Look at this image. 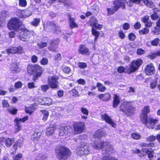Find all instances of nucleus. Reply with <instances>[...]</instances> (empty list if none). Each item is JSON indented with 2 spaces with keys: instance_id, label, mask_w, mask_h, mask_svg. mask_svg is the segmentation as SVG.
I'll return each mask as SVG.
<instances>
[{
  "instance_id": "obj_64",
  "label": "nucleus",
  "mask_w": 160,
  "mask_h": 160,
  "mask_svg": "<svg viewBox=\"0 0 160 160\" xmlns=\"http://www.w3.org/2000/svg\"><path fill=\"white\" fill-rule=\"evenodd\" d=\"M118 35L119 37L121 39H123L125 37V35L124 32L122 31H120L119 32Z\"/></svg>"
},
{
  "instance_id": "obj_6",
  "label": "nucleus",
  "mask_w": 160,
  "mask_h": 160,
  "mask_svg": "<svg viewBox=\"0 0 160 160\" xmlns=\"http://www.w3.org/2000/svg\"><path fill=\"white\" fill-rule=\"evenodd\" d=\"M27 72L30 74H36L37 77L40 76L42 73L43 71L41 68L38 65L29 64L27 67Z\"/></svg>"
},
{
  "instance_id": "obj_19",
  "label": "nucleus",
  "mask_w": 160,
  "mask_h": 160,
  "mask_svg": "<svg viewBox=\"0 0 160 160\" xmlns=\"http://www.w3.org/2000/svg\"><path fill=\"white\" fill-rule=\"evenodd\" d=\"M101 118L102 119H104L107 123L111 125L112 127L115 128L116 124L112 121V119L106 114L102 115Z\"/></svg>"
},
{
  "instance_id": "obj_5",
  "label": "nucleus",
  "mask_w": 160,
  "mask_h": 160,
  "mask_svg": "<svg viewBox=\"0 0 160 160\" xmlns=\"http://www.w3.org/2000/svg\"><path fill=\"white\" fill-rule=\"evenodd\" d=\"M88 24L92 27V34L95 36V40L96 41L98 38L99 34V32L94 29L95 28L96 29L99 30L100 25L98 24L97 21L94 17L91 18L88 22Z\"/></svg>"
},
{
  "instance_id": "obj_63",
  "label": "nucleus",
  "mask_w": 160,
  "mask_h": 160,
  "mask_svg": "<svg viewBox=\"0 0 160 160\" xmlns=\"http://www.w3.org/2000/svg\"><path fill=\"white\" fill-rule=\"evenodd\" d=\"M2 105L3 107H8L9 106V104L7 101L3 100L2 101Z\"/></svg>"
},
{
  "instance_id": "obj_49",
  "label": "nucleus",
  "mask_w": 160,
  "mask_h": 160,
  "mask_svg": "<svg viewBox=\"0 0 160 160\" xmlns=\"http://www.w3.org/2000/svg\"><path fill=\"white\" fill-rule=\"evenodd\" d=\"M40 88L42 92H46L49 89V87L47 85H42Z\"/></svg>"
},
{
  "instance_id": "obj_50",
  "label": "nucleus",
  "mask_w": 160,
  "mask_h": 160,
  "mask_svg": "<svg viewBox=\"0 0 160 160\" xmlns=\"http://www.w3.org/2000/svg\"><path fill=\"white\" fill-rule=\"evenodd\" d=\"M23 10H17L16 14L20 18H23Z\"/></svg>"
},
{
  "instance_id": "obj_44",
  "label": "nucleus",
  "mask_w": 160,
  "mask_h": 160,
  "mask_svg": "<svg viewBox=\"0 0 160 160\" xmlns=\"http://www.w3.org/2000/svg\"><path fill=\"white\" fill-rule=\"evenodd\" d=\"M36 160H47V156L45 155H39V156L36 158Z\"/></svg>"
},
{
  "instance_id": "obj_36",
  "label": "nucleus",
  "mask_w": 160,
  "mask_h": 160,
  "mask_svg": "<svg viewBox=\"0 0 160 160\" xmlns=\"http://www.w3.org/2000/svg\"><path fill=\"white\" fill-rule=\"evenodd\" d=\"M40 20L39 18H34L31 22V24L34 27H37L39 24Z\"/></svg>"
},
{
  "instance_id": "obj_47",
  "label": "nucleus",
  "mask_w": 160,
  "mask_h": 160,
  "mask_svg": "<svg viewBox=\"0 0 160 160\" xmlns=\"http://www.w3.org/2000/svg\"><path fill=\"white\" fill-rule=\"evenodd\" d=\"M77 65L79 68H85L87 66L86 63L83 62H79L78 63Z\"/></svg>"
},
{
  "instance_id": "obj_7",
  "label": "nucleus",
  "mask_w": 160,
  "mask_h": 160,
  "mask_svg": "<svg viewBox=\"0 0 160 160\" xmlns=\"http://www.w3.org/2000/svg\"><path fill=\"white\" fill-rule=\"evenodd\" d=\"M22 25V22L18 18H12L9 21L8 27L9 29L18 30Z\"/></svg>"
},
{
  "instance_id": "obj_59",
  "label": "nucleus",
  "mask_w": 160,
  "mask_h": 160,
  "mask_svg": "<svg viewBox=\"0 0 160 160\" xmlns=\"http://www.w3.org/2000/svg\"><path fill=\"white\" fill-rule=\"evenodd\" d=\"M62 70L65 73H68L70 71L71 69L69 67L65 66L62 68Z\"/></svg>"
},
{
  "instance_id": "obj_1",
  "label": "nucleus",
  "mask_w": 160,
  "mask_h": 160,
  "mask_svg": "<svg viewBox=\"0 0 160 160\" xmlns=\"http://www.w3.org/2000/svg\"><path fill=\"white\" fill-rule=\"evenodd\" d=\"M150 112L149 107L145 106L142 110V113L140 115L142 122L145 126L149 129H153L158 120L154 119L150 117L148 118L147 114Z\"/></svg>"
},
{
  "instance_id": "obj_4",
  "label": "nucleus",
  "mask_w": 160,
  "mask_h": 160,
  "mask_svg": "<svg viewBox=\"0 0 160 160\" xmlns=\"http://www.w3.org/2000/svg\"><path fill=\"white\" fill-rule=\"evenodd\" d=\"M120 110L124 112L128 116L131 115L135 111V108L132 106L131 103L124 102L119 107Z\"/></svg>"
},
{
  "instance_id": "obj_43",
  "label": "nucleus",
  "mask_w": 160,
  "mask_h": 160,
  "mask_svg": "<svg viewBox=\"0 0 160 160\" xmlns=\"http://www.w3.org/2000/svg\"><path fill=\"white\" fill-rule=\"evenodd\" d=\"M27 5V2L26 0H19V5L20 6L24 7Z\"/></svg>"
},
{
  "instance_id": "obj_37",
  "label": "nucleus",
  "mask_w": 160,
  "mask_h": 160,
  "mask_svg": "<svg viewBox=\"0 0 160 160\" xmlns=\"http://www.w3.org/2000/svg\"><path fill=\"white\" fill-rule=\"evenodd\" d=\"M69 23L70 26L72 28L78 26V25L74 22V19L71 17L69 18Z\"/></svg>"
},
{
  "instance_id": "obj_23",
  "label": "nucleus",
  "mask_w": 160,
  "mask_h": 160,
  "mask_svg": "<svg viewBox=\"0 0 160 160\" xmlns=\"http://www.w3.org/2000/svg\"><path fill=\"white\" fill-rule=\"evenodd\" d=\"M158 82H160V76L156 75L155 80L152 81L150 83V88L152 89L156 87Z\"/></svg>"
},
{
  "instance_id": "obj_42",
  "label": "nucleus",
  "mask_w": 160,
  "mask_h": 160,
  "mask_svg": "<svg viewBox=\"0 0 160 160\" xmlns=\"http://www.w3.org/2000/svg\"><path fill=\"white\" fill-rule=\"evenodd\" d=\"M149 29L148 28H145L143 29L140 30L139 33L141 34H146L149 32Z\"/></svg>"
},
{
  "instance_id": "obj_53",
  "label": "nucleus",
  "mask_w": 160,
  "mask_h": 160,
  "mask_svg": "<svg viewBox=\"0 0 160 160\" xmlns=\"http://www.w3.org/2000/svg\"><path fill=\"white\" fill-rule=\"evenodd\" d=\"M156 139V137L153 135L149 136L146 138L147 141L151 142L155 140Z\"/></svg>"
},
{
  "instance_id": "obj_48",
  "label": "nucleus",
  "mask_w": 160,
  "mask_h": 160,
  "mask_svg": "<svg viewBox=\"0 0 160 160\" xmlns=\"http://www.w3.org/2000/svg\"><path fill=\"white\" fill-rule=\"evenodd\" d=\"M8 110L10 113L12 114H16L18 111L17 109L13 108H10L8 109Z\"/></svg>"
},
{
  "instance_id": "obj_31",
  "label": "nucleus",
  "mask_w": 160,
  "mask_h": 160,
  "mask_svg": "<svg viewBox=\"0 0 160 160\" xmlns=\"http://www.w3.org/2000/svg\"><path fill=\"white\" fill-rule=\"evenodd\" d=\"M120 102V100L118 97L116 95H115L113 103V107L114 108L117 107Z\"/></svg>"
},
{
  "instance_id": "obj_61",
  "label": "nucleus",
  "mask_w": 160,
  "mask_h": 160,
  "mask_svg": "<svg viewBox=\"0 0 160 160\" xmlns=\"http://www.w3.org/2000/svg\"><path fill=\"white\" fill-rule=\"evenodd\" d=\"M28 86L29 88L33 89L35 87L34 82H29L28 83Z\"/></svg>"
},
{
  "instance_id": "obj_45",
  "label": "nucleus",
  "mask_w": 160,
  "mask_h": 160,
  "mask_svg": "<svg viewBox=\"0 0 160 160\" xmlns=\"http://www.w3.org/2000/svg\"><path fill=\"white\" fill-rule=\"evenodd\" d=\"M47 45V43L46 42H39L38 44V46L40 48H42L44 47H46Z\"/></svg>"
},
{
  "instance_id": "obj_14",
  "label": "nucleus",
  "mask_w": 160,
  "mask_h": 160,
  "mask_svg": "<svg viewBox=\"0 0 160 160\" xmlns=\"http://www.w3.org/2000/svg\"><path fill=\"white\" fill-rule=\"evenodd\" d=\"M94 137L96 140L94 141L92 147L94 148L98 149L100 148L99 142L100 140V131L99 130L96 132L94 135Z\"/></svg>"
},
{
  "instance_id": "obj_32",
  "label": "nucleus",
  "mask_w": 160,
  "mask_h": 160,
  "mask_svg": "<svg viewBox=\"0 0 160 160\" xmlns=\"http://www.w3.org/2000/svg\"><path fill=\"white\" fill-rule=\"evenodd\" d=\"M44 100L43 103H41L42 105H46L49 106L52 104V100L50 98H43Z\"/></svg>"
},
{
  "instance_id": "obj_55",
  "label": "nucleus",
  "mask_w": 160,
  "mask_h": 160,
  "mask_svg": "<svg viewBox=\"0 0 160 160\" xmlns=\"http://www.w3.org/2000/svg\"><path fill=\"white\" fill-rule=\"evenodd\" d=\"M70 93L73 96L76 97L78 96V93L77 91L75 89H73L70 92Z\"/></svg>"
},
{
  "instance_id": "obj_57",
  "label": "nucleus",
  "mask_w": 160,
  "mask_h": 160,
  "mask_svg": "<svg viewBox=\"0 0 160 160\" xmlns=\"http://www.w3.org/2000/svg\"><path fill=\"white\" fill-rule=\"evenodd\" d=\"M129 39L132 41H134L136 38V35L133 33H131L128 35Z\"/></svg>"
},
{
  "instance_id": "obj_54",
  "label": "nucleus",
  "mask_w": 160,
  "mask_h": 160,
  "mask_svg": "<svg viewBox=\"0 0 160 160\" xmlns=\"http://www.w3.org/2000/svg\"><path fill=\"white\" fill-rule=\"evenodd\" d=\"M55 60L57 62L61 61L62 59L61 55L60 53L56 54L54 57Z\"/></svg>"
},
{
  "instance_id": "obj_13",
  "label": "nucleus",
  "mask_w": 160,
  "mask_h": 160,
  "mask_svg": "<svg viewBox=\"0 0 160 160\" xmlns=\"http://www.w3.org/2000/svg\"><path fill=\"white\" fill-rule=\"evenodd\" d=\"M59 129V134L61 136H64L70 134L72 131V128L70 126H60Z\"/></svg>"
},
{
  "instance_id": "obj_24",
  "label": "nucleus",
  "mask_w": 160,
  "mask_h": 160,
  "mask_svg": "<svg viewBox=\"0 0 160 160\" xmlns=\"http://www.w3.org/2000/svg\"><path fill=\"white\" fill-rule=\"evenodd\" d=\"M50 25L48 26V28L51 27L54 30V33L56 34H59L61 32V30L60 29V28L58 25H56L54 23L52 22L50 23Z\"/></svg>"
},
{
  "instance_id": "obj_58",
  "label": "nucleus",
  "mask_w": 160,
  "mask_h": 160,
  "mask_svg": "<svg viewBox=\"0 0 160 160\" xmlns=\"http://www.w3.org/2000/svg\"><path fill=\"white\" fill-rule=\"evenodd\" d=\"M160 28L159 27H156L155 28V29L154 30L152 31V32L154 33L155 34L158 35L160 34Z\"/></svg>"
},
{
  "instance_id": "obj_10",
  "label": "nucleus",
  "mask_w": 160,
  "mask_h": 160,
  "mask_svg": "<svg viewBox=\"0 0 160 160\" xmlns=\"http://www.w3.org/2000/svg\"><path fill=\"white\" fill-rule=\"evenodd\" d=\"M142 63V60L138 59L137 60L133 61L131 65L128 68L127 72L128 74L137 70Z\"/></svg>"
},
{
  "instance_id": "obj_18",
  "label": "nucleus",
  "mask_w": 160,
  "mask_h": 160,
  "mask_svg": "<svg viewBox=\"0 0 160 160\" xmlns=\"http://www.w3.org/2000/svg\"><path fill=\"white\" fill-rule=\"evenodd\" d=\"M9 69L11 72L14 74L19 72L21 70V68L18 67L17 63L15 62L11 64Z\"/></svg>"
},
{
  "instance_id": "obj_41",
  "label": "nucleus",
  "mask_w": 160,
  "mask_h": 160,
  "mask_svg": "<svg viewBox=\"0 0 160 160\" xmlns=\"http://www.w3.org/2000/svg\"><path fill=\"white\" fill-rule=\"evenodd\" d=\"M160 41V39L158 38H156L151 42V45L153 46H157L158 45Z\"/></svg>"
},
{
  "instance_id": "obj_56",
  "label": "nucleus",
  "mask_w": 160,
  "mask_h": 160,
  "mask_svg": "<svg viewBox=\"0 0 160 160\" xmlns=\"http://www.w3.org/2000/svg\"><path fill=\"white\" fill-rule=\"evenodd\" d=\"M145 51L142 49V48H138L137 51V54L139 55H141L142 54H143L145 53Z\"/></svg>"
},
{
  "instance_id": "obj_27",
  "label": "nucleus",
  "mask_w": 160,
  "mask_h": 160,
  "mask_svg": "<svg viewBox=\"0 0 160 160\" xmlns=\"http://www.w3.org/2000/svg\"><path fill=\"white\" fill-rule=\"evenodd\" d=\"M41 135V133L38 130L35 131L33 134L31 136V138L33 141L38 140Z\"/></svg>"
},
{
  "instance_id": "obj_52",
  "label": "nucleus",
  "mask_w": 160,
  "mask_h": 160,
  "mask_svg": "<svg viewBox=\"0 0 160 160\" xmlns=\"http://www.w3.org/2000/svg\"><path fill=\"white\" fill-rule=\"evenodd\" d=\"M48 62V59L46 58H43L40 61V63L42 65H47Z\"/></svg>"
},
{
  "instance_id": "obj_11",
  "label": "nucleus",
  "mask_w": 160,
  "mask_h": 160,
  "mask_svg": "<svg viewBox=\"0 0 160 160\" xmlns=\"http://www.w3.org/2000/svg\"><path fill=\"white\" fill-rule=\"evenodd\" d=\"M73 128L74 132L76 134L81 133L84 130L85 124L84 122H76L73 125Z\"/></svg>"
},
{
  "instance_id": "obj_17",
  "label": "nucleus",
  "mask_w": 160,
  "mask_h": 160,
  "mask_svg": "<svg viewBox=\"0 0 160 160\" xmlns=\"http://www.w3.org/2000/svg\"><path fill=\"white\" fill-rule=\"evenodd\" d=\"M155 71V68L152 63L148 64L145 68V72L148 75H152L154 74Z\"/></svg>"
},
{
  "instance_id": "obj_3",
  "label": "nucleus",
  "mask_w": 160,
  "mask_h": 160,
  "mask_svg": "<svg viewBox=\"0 0 160 160\" xmlns=\"http://www.w3.org/2000/svg\"><path fill=\"white\" fill-rule=\"evenodd\" d=\"M57 158L59 159H66L71 155L70 150L65 147H61L58 149L55 150Z\"/></svg>"
},
{
  "instance_id": "obj_33",
  "label": "nucleus",
  "mask_w": 160,
  "mask_h": 160,
  "mask_svg": "<svg viewBox=\"0 0 160 160\" xmlns=\"http://www.w3.org/2000/svg\"><path fill=\"white\" fill-rule=\"evenodd\" d=\"M110 98V95L109 93H107L104 94H101V99L104 101L109 100Z\"/></svg>"
},
{
  "instance_id": "obj_8",
  "label": "nucleus",
  "mask_w": 160,
  "mask_h": 160,
  "mask_svg": "<svg viewBox=\"0 0 160 160\" xmlns=\"http://www.w3.org/2000/svg\"><path fill=\"white\" fill-rule=\"evenodd\" d=\"M22 32L20 33L19 38L20 40L24 42H27L29 40L31 34L34 35L35 34L33 31H30L26 29H22Z\"/></svg>"
},
{
  "instance_id": "obj_51",
  "label": "nucleus",
  "mask_w": 160,
  "mask_h": 160,
  "mask_svg": "<svg viewBox=\"0 0 160 160\" xmlns=\"http://www.w3.org/2000/svg\"><path fill=\"white\" fill-rule=\"evenodd\" d=\"M102 160H118L112 156H105L103 158Z\"/></svg>"
},
{
  "instance_id": "obj_25",
  "label": "nucleus",
  "mask_w": 160,
  "mask_h": 160,
  "mask_svg": "<svg viewBox=\"0 0 160 160\" xmlns=\"http://www.w3.org/2000/svg\"><path fill=\"white\" fill-rule=\"evenodd\" d=\"M23 144V139L22 138H20L17 141H16L14 145L13 146V149L16 151L17 149V148L21 147Z\"/></svg>"
},
{
  "instance_id": "obj_62",
  "label": "nucleus",
  "mask_w": 160,
  "mask_h": 160,
  "mask_svg": "<svg viewBox=\"0 0 160 160\" xmlns=\"http://www.w3.org/2000/svg\"><path fill=\"white\" fill-rule=\"evenodd\" d=\"M149 18V17L146 15L144 17H142V21L144 23H147L148 21Z\"/></svg>"
},
{
  "instance_id": "obj_12",
  "label": "nucleus",
  "mask_w": 160,
  "mask_h": 160,
  "mask_svg": "<svg viewBox=\"0 0 160 160\" xmlns=\"http://www.w3.org/2000/svg\"><path fill=\"white\" fill-rule=\"evenodd\" d=\"M76 152L78 155L80 156L87 155L90 152V149L87 145H84L83 147L81 145L76 150Z\"/></svg>"
},
{
  "instance_id": "obj_26",
  "label": "nucleus",
  "mask_w": 160,
  "mask_h": 160,
  "mask_svg": "<svg viewBox=\"0 0 160 160\" xmlns=\"http://www.w3.org/2000/svg\"><path fill=\"white\" fill-rule=\"evenodd\" d=\"M36 105L35 104L31 105L30 107H26L25 108L26 112L30 114L33 112L36 108Z\"/></svg>"
},
{
  "instance_id": "obj_40",
  "label": "nucleus",
  "mask_w": 160,
  "mask_h": 160,
  "mask_svg": "<svg viewBox=\"0 0 160 160\" xmlns=\"http://www.w3.org/2000/svg\"><path fill=\"white\" fill-rule=\"evenodd\" d=\"M131 136L133 138L136 140L140 139L141 138V135L138 133H133L132 134Z\"/></svg>"
},
{
  "instance_id": "obj_60",
  "label": "nucleus",
  "mask_w": 160,
  "mask_h": 160,
  "mask_svg": "<svg viewBox=\"0 0 160 160\" xmlns=\"http://www.w3.org/2000/svg\"><path fill=\"white\" fill-rule=\"evenodd\" d=\"M22 83L20 81L18 82L15 84V87L17 88H20L22 86Z\"/></svg>"
},
{
  "instance_id": "obj_39",
  "label": "nucleus",
  "mask_w": 160,
  "mask_h": 160,
  "mask_svg": "<svg viewBox=\"0 0 160 160\" xmlns=\"http://www.w3.org/2000/svg\"><path fill=\"white\" fill-rule=\"evenodd\" d=\"M143 2L148 6L150 7H152L154 6V3L151 0H142Z\"/></svg>"
},
{
  "instance_id": "obj_35",
  "label": "nucleus",
  "mask_w": 160,
  "mask_h": 160,
  "mask_svg": "<svg viewBox=\"0 0 160 160\" xmlns=\"http://www.w3.org/2000/svg\"><path fill=\"white\" fill-rule=\"evenodd\" d=\"M23 12H24L23 14V18H28L32 14V12L27 9L23 10Z\"/></svg>"
},
{
  "instance_id": "obj_22",
  "label": "nucleus",
  "mask_w": 160,
  "mask_h": 160,
  "mask_svg": "<svg viewBox=\"0 0 160 160\" xmlns=\"http://www.w3.org/2000/svg\"><path fill=\"white\" fill-rule=\"evenodd\" d=\"M59 42V40L56 39L51 41L50 44V46L48 48V49L51 51H55L57 48L56 45L58 44Z\"/></svg>"
},
{
  "instance_id": "obj_29",
  "label": "nucleus",
  "mask_w": 160,
  "mask_h": 160,
  "mask_svg": "<svg viewBox=\"0 0 160 160\" xmlns=\"http://www.w3.org/2000/svg\"><path fill=\"white\" fill-rule=\"evenodd\" d=\"M142 151L148 155V157L149 158H152L153 157V151L150 150V149L142 148Z\"/></svg>"
},
{
  "instance_id": "obj_38",
  "label": "nucleus",
  "mask_w": 160,
  "mask_h": 160,
  "mask_svg": "<svg viewBox=\"0 0 160 160\" xmlns=\"http://www.w3.org/2000/svg\"><path fill=\"white\" fill-rule=\"evenodd\" d=\"M4 16V14L2 15L0 13V27H3L5 24Z\"/></svg>"
},
{
  "instance_id": "obj_2",
  "label": "nucleus",
  "mask_w": 160,
  "mask_h": 160,
  "mask_svg": "<svg viewBox=\"0 0 160 160\" xmlns=\"http://www.w3.org/2000/svg\"><path fill=\"white\" fill-rule=\"evenodd\" d=\"M126 2L124 0H115L113 2L114 5L113 7L108 8L107 11L109 14L112 15L115 13L120 8L124 9L125 8Z\"/></svg>"
},
{
  "instance_id": "obj_34",
  "label": "nucleus",
  "mask_w": 160,
  "mask_h": 160,
  "mask_svg": "<svg viewBox=\"0 0 160 160\" xmlns=\"http://www.w3.org/2000/svg\"><path fill=\"white\" fill-rule=\"evenodd\" d=\"M55 129L54 128H49L47 129L46 132V134L47 136L52 135L53 134L55 131Z\"/></svg>"
},
{
  "instance_id": "obj_46",
  "label": "nucleus",
  "mask_w": 160,
  "mask_h": 160,
  "mask_svg": "<svg viewBox=\"0 0 160 160\" xmlns=\"http://www.w3.org/2000/svg\"><path fill=\"white\" fill-rule=\"evenodd\" d=\"M22 154L19 153L16 155L13 156L12 158L13 160H20L22 159Z\"/></svg>"
},
{
  "instance_id": "obj_30",
  "label": "nucleus",
  "mask_w": 160,
  "mask_h": 160,
  "mask_svg": "<svg viewBox=\"0 0 160 160\" xmlns=\"http://www.w3.org/2000/svg\"><path fill=\"white\" fill-rule=\"evenodd\" d=\"M15 141L14 138H8L5 141L6 146L8 147H10L13 143Z\"/></svg>"
},
{
  "instance_id": "obj_20",
  "label": "nucleus",
  "mask_w": 160,
  "mask_h": 160,
  "mask_svg": "<svg viewBox=\"0 0 160 160\" xmlns=\"http://www.w3.org/2000/svg\"><path fill=\"white\" fill-rule=\"evenodd\" d=\"M78 51L79 53L82 55H89L90 53L88 49L84 45H81L80 46Z\"/></svg>"
},
{
  "instance_id": "obj_9",
  "label": "nucleus",
  "mask_w": 160,
  "mask_h": 160,
  "mask_svg": "<svg viewBox=\"0 0 160 160\" xmlns=\"http://www.w3.org/2000/svg\"><path fill=\"white\" fill-rule=\"evenodd\" d=\"M58 78L55 75L49 76L48 78V84L52 88H58Z\"/></svg>"
},
{
  "instance_id": "obj_15",
  "label": "nucleus",
  "mask_w": 160,
  "mask_h": 160,
  "mask_svg": "<svg viewBox=\"0 0 160 160\" xmlns=\"http://www.w3.org/2000/svg\"><path fill=\"white\" fill-rule=\"evenodd\" d=\"M6 51L8 54H14L17 52L21 54L23 52V50L22 48L19 46L18 47H9L6 50Z\"/></svg>"
},
{
  "instance_id": "obj_28",
  "label": "nucleus",
  "mask_w": 160,
  "mask_h": 160,
  "mask_svg": "<svg viewBox=\"0 0 160 160\" xmlns=\"http://www.w3.org/2000/svg\"><path fill=\"white\" fill-rule=\"evenodd\" d=\"M40 111L43 115L42 118V120L44 122L46 121L48 118L49 114L48 111L43 110H41Z\"/></svg>"
},
{
  "instance_id": "obj_21",
  "label": "nucleus",
  "mask_w": 160,
  "mask_h": 160,
  "mask_svg": "<svg viewBox=\"0 0 160 160\" xmlns=\"http://www.w3.org/2000/svg\"><path fill=\"white\" fill-rule=\"evenodd\" d=\"M108 143L107 142H101V149L102 148H104L105 149L106 152H108V151L111 152H113V149L112 146L109 145L108 146Z\"/></svg>"
},
{
  "instance_id": "obj_16",
  "label": "nucleus",
  "mask_w": 160,
  "mask_h": 160,
  "mask_svg": "<svg viewBox=\"0 0 160 160\" xmlns=\"http://www.w3.org/2000/svg\"><path fill=\"white\" fill-rule=\"evenodd\" d=\"M28 118V116H25L22 118H16L14 120V122L16 123L15 128L17 132L21 130V126L20 125V123L21 122H24L27 121Z\"/></svg>"
}]
</instances>
